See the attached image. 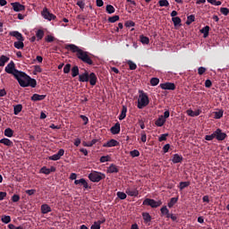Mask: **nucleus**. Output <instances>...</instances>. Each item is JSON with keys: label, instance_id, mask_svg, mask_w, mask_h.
I'll return each mask as SVG.
<instances>
[{"label": "nucleus", "instance_id": "nucleus-1", "mask_svg": "<svg viewBox=\"0 0 229 229\" xmlns=\"http://www.w3.org/2000/svg\"><path fill=\"white\" fill-rule=\"evenodd\" d=\"M4 71L7 74H13V76H14L20 87H32V89L37 87V80L31 79L30 75L26 74V72L15 69V63H13V61H11L6 65Z\"/></svg>", "mask_w": 229, "mask_h": 229}, {"label": "nucleus", "instance_id": "nucleus-2", "mask_svg": "<svg viewBox=\"0 0 229 229\" xmlns=\"http://www.w3.org/2000/svg\"><path fill=\"white\" fill-rule=\"evenodd\" d=\"M79 81L81 83L89 81V85L94 87L98 83V76L94 72L89 74V72L85 71V72L79 75Z\"/></svg>", "mask_w": 229, "mask_h": 229}, {"label": "nucleus", "instance_id": "nucleus-3", "mask_svg": "<svg viewBox=\"0 0 229 229\" xmlns=\"http://www.w3.org/2000/svg\"><path fill=\"white\" fill-rule=\"evenodd\" d=\"M77 58L83 62V64H87V65H96L94 60L92 59L94 58V55L87 51L82 50Z\"/></svg>", "mask_w": 229, "mask_h": 229}, {"label": "nucleus", "instance_id": "nucleus-4", "mask_svg": "<svg viewBox=\"0 0 229 229\" xmlns=\"http://www.w3.org/2000/svg\"><path fill=\"white\" fill-rule=\"evenodd\" d=\"M148 105H149V98L148 97V94L142 90H140L137 107L140 110H142V108H145V106H148Z\"/></svg>", "mask_w": 229, "mask_h": 229}, {"label": "nucleus", "instance_id": "nucleus-5", "mask_svg": "<svg viewBox=\"0 0 229 229\" xmlns=\"http://www.w3.org/2000/svg\"><path fill=\"white\" fill-rule=\"evenodd\" d=\"M88 177H89V180H90V182L98 183L101 182V180H105L106 175L103 173L94 171V172H91Z\"/></svg>", "mask_w": 229, "mask_h": 229}, {"label": "nucleus", "instance_id": "nucleus-6", "mask_svg": "<svg viewBox=\"0 0 229 229\" xmlns=\"http://www.w3.org/2000/svg\"><path fill=\"white\" fill-rule=\"evenodd\" d=\"M142 205L151 207V208H158L162 205V200H155L153 199H145Z\"/></svg>", "mask_w": 229, "mask_h": 229}, {"label": "nucleus", "instance_id": "nucleus-7", "mask_svg": "<svg viewBox=\"0 0 229 229\" xmlns=\"http://www.w3.org/2000/svg\"><path fill=\"white\" fill-rule=\"evenodd\" d=\"M41 15L44 19H46V21H55L56 19V15L51 13L49 12V9H47V7H44L43 11L41 12Z\"/></svg>", "mask_w": 229, "mask_h": 229}, {"label": "nucleus", "instance_id": "nucleus-8", "mask_svg": "<svg viewBox=\"0 0 229 229\" xmlns=\"http://www.w3.org/2000/svg\"><path fill=\"white\" fill-rule=\"evenodd\" d=\"M65 49H68V51H72V53H76V56L79 57L81 50L78 46L74 44H68L65 46Z\"/></svg>", "mask_w": 229, "mask_h": 229}, {"label": "nucleus", "instance_id": "nucleus-9", "mask_svg": "<svg viewBox=\"0 0 229 229\" xmlns=\"http://www.w3.org/2000/svg\"><path fill=\"white\" fill-rule=\"evenodd\" d=\"M64 155H65V150L64 148H60L56 154L48 157V160H53L54 162H56V160H60V158H62Z\"/></svg>", "mask_w": 229, "mask_h": 229}, {"label": "nucleus", "instance_id": "nucleus-10", "mask_svg": "<svg viewBox=\"0 0 229 229\" xmlns=\"http://www.w3.org/2000/svg\"><path fill=\"white\" fill-rule=\"evenodd\" d=\"M160 89L163 90H175L176 89V85L173 82H166V83H161L159 85Z\"/></svg>", "mask_w": 229, "mask_h": 229}, {"label": "nucleus", "instance_id": "nucleus-11", "mask_svg": "<svg viewBox=\"0 0 229 229\" xmlns=\"http://www.w3.org/2000/svg\"><path fill=\"white\" fill-rule=\"evenodd\" d=\"M215 137H216V140H225V139H226V137H228V135H226L225 132H223V131L221 129H216L215 131Z\"/></svg>", "mask_w": 229, "mask_h": 229}, {"label": "nucleus", "instance_id": "nucleus-12", "mask_svg": "<svg viewBox=\"0 0 229 229\" xmlns=\"http://www.w3.org/2000/svg\"><path fill=\"white\" fill-rule=\"evenodd\" d=\"M11 5L13 6V10L15 12H24V10H26V6L22 5L19 2L11 3Z\"/></svg>", "mask_w": 229, "mask_h": 229}, {"label": "nucleus", "instance_id": "nucleus-13", "mask_svg": "<svg viewBox=\"0 0 229 229\" xmlns=\"http://www.w3.org/2000/svg\"><path fill=\"white\" fill-rule=\"evenodd\" d=\"M116 146H119V141L114 139H112L103 144V148H115Z\"/></svg>", "mask_w": 229, "mask_h": 229}, {"label": "nucleus", "instance_id": "nucleus-14", "mask_svg": "<svg viewBox=\"0 0 229 229\" xmlns=\"http://www.w3.org/2000/svg\"><path fill=\"white\" fill-rule=\"evenodd\" d=\"M125 194H127L128 196H131L133 198H137V196H139V190H137V188H127L125 190Z\"/></svg>", "mask_w": 229, "mask_h": 229}, {"label": "nucleus", "instance_id": "nucleus-15", "mask_svg": "<svg viewBox=\"0 0 229 229\" xmlns=\"http://www.w3.org/2000/svg\"><path fill=\"white\" fill-rule=\"evenodd\" d=\"M110 131L113 135H118V133H121V123L117 122L113 127H111Z\"/></svg>", "mask_w": 229, "mask_h": 229}, {"label": "nucleus", "instance_id": "nucleus-16", "mask_svg": "<svg viewBox=\"0 0 229 229\" xmlns=\"http://www.w3.org/2000/svg\"><path fill=\"white\" fill-rule=\"evenodd\" d=\"M9 35L10 37H14L15 38H17L18 41L24 40V37L22 36V34H21V32L17 30L9 32Z\"/></svg>", "mask_w": 229, "mask_h": 229}, {"label": "nucleus", "instance_id": "nucleus-17", "mask_svg": "<svg viewBox=\"0 0 229 229\" xmlns=\"http://www.w3.org/2000/svg\"><path fill=\"white\" fill-rule=\"evenodd\" d=\"M75 185H82L84 189H89V182H87V180L81 178L80 180H75L74 181Z\"/></svg>", "mask_w": 229, "mask_h": 229}, {"label": "nucleus", "instance_id": "nucleus-18", "mask_svg": "<svg viewBox=\"0 0 229 229\" xmlns=\"http://www.w3.org/2000/svg\"><path fill=\"white\" fill-rule=\"evenodd\" d=\"M0 144H4V146H7L8 148L13 147V141H12L8 138H3L0 140Z\"/></svg>", "mask_w": 229, "mask_h": 229}, {"label": "nucleus", "instance_id": "nucleus-19", "mask_svg": "<svg viewBox=\"0 0 229 229\" xmlns=\"http://www.w3.org/2000/svg\"><path fill=\"white\" fill-rule=\"evenodd\" d=\"M172 162L173 164H181V162H183V157L179 154H174L173 156Z\"/></svg>", "mask_w": 229, "mask_h": 229}, {"label": "nucleus", "instance_id": "nucleus-20", "mask_svg": "<svg viewBox=\"0 0 229 229\" xmlns=\"http://www.w3.org/2000/svg\"><path fill=\"white\" fill-rule=\"evenodd\" d=\"M155 124L156 126H158V128H162V126L165 124V118H164V115H160L155 122Z\"/></svg>", "mask_w": 229, "mask_h": 229}, {"label": "nucleus", "instance_id": "nucleus-21", "mask_svg": "<svg viewBox=\"0 0 229 229\" xmlns=\"http://www.w3.org/2000/svg\"><path fill=\"white\" fill-rule=\"evenodd\" d=\"M127 112H128V107H127L126 106H123V107H122V112H121V114H120L118 119H119L120 121H123V120L126 119V113H127Z\"/></svg>", "mask_w": 229, "mask_h": 229}, {"label": "nucleus", "instance_id": "nucleus-22", "mask_svg": "<svg viewBox=\"0 0 229 229\" xmlns=\"http://www.w3.org/2000/svg\"><path fill=\"white\" fill-rule=\"evenodd\" d=\"M46 98V95H39V94H34L30 98L31 101H44V98Z\"/></svg>", "mask_w": 229, "mask_h": 229}, {"label": "nucleus", "instance_id": "nucleus-23", "mask_svg": "<svg viewBox=\"0 0 229 229\" xmlns=\"http://www.w3.org/2000/svg\"><path fill=\"white\" fill-rule=\"evenodd\" d=\"M107 173H119V167H117V165H115L114 164H111L107 168Z\"/></svg>", "mask_w": 229, "mask_h": 229}, {"label": "nucleus", "instance_id": "nucleus-24", "mask_svg": "<svg viewBox=\"0 0 229 229\" xmlns=\"http://www.w3.org/2000/svg\"><path fill=\"white\" fill-rule=\"evenodd\" d=\"M186 114L190 116V117H198V115H199V114H201V111L198 110V111H192V109H188L186 111Z\"/></svg>", "mask_w": 229, "mask_h": 229}, {"label": "nucleus", "instance_id": "nucleus-25", "mask_svg": "<svg viewBox=\"0 0 229 229\" xmlns=\"http://www.w3.org/2000/svg\"><path fill=\"white\" fill-rule=\"evenodd\" d=\"M51 207L47 204L41 205V214H49L51 212Z\"/></svg>", "mask_w": 229, "mask_h": 229}, {"label": "nucleus", "instance_id": "nucleus-26", "mask_svg": "<svg viewBox=\"0 0 229 229\" xmlns=\"http://www.w3.org/2000/svg\"><path fill=\"white\" fill-rule=\"evenodd\" d=\"M10 62V57L6 55H1L0 57V67H4L6 63Z\"/></svg>", "mask_w": 229, "mask_h": 229}, {"label": "nucleus", "instance_id": "nucleus-27", "mask_svg": "<svg viewBox=\"0 0 229 229\" xmlns=\"http://www.w3.org/2000/svg\"><path fill=\"white\" fill-rule=\"evenodd\" d=\"M76 76H80V68L78 67V65H74L72 68V77L76 78Z\"/></svg>", "mask_w": 229, "mask_h": 229}, {"label": "nucleus", "instance_id": "nucleus-28", "mask_svg": "<svg viewBox=\"0 0 229 229\" xmlns=\"http://www.w3.org/2000/svg\"><path fill=\"white\" fill-rule=\"evenodd\" d=\"M160 212L162 216H165L167 219H169L170 213H169V209L167 208V206H163L160 209Z\"/></svg>", "mask_w": 229, "mask_h": 229}, {"label": "nucleus", "instance_id": "nucleus-29", "mask_svg": "<svg viewBox=\"0 0 229 229\" xmlns=\"http://www.w3.org/2000/svg\"><path fill=\"white\" fill-rule=\"evenodd\" d=\"M142 217H143L144 223H151V215H149V213L143 212Z\"/></svg>", "mask_w": 229, "mask_h": 229}, {"label": "nucleus", "instance_id": "nucleus-30", "mask_svg": "<svg viewBox=\"0 0 229 229\" xmlns=\"http://www.w3.org/2000/svg\"><path fill=\"white\" fill-rule=\"evenodd\" d=\"M209 31H210V27L208 25L205 26L200 30V33H203L204 38H207V37H208Z\"/></svg>", "mask_w": 229, "mask_h": 229}, {"label": "nucleus", "instance_id": "nucleus-31", "mask_svg": "<svg viewBox=\"0 0 229 229\" xmlns=\"http://www.w3.org/2000/svg\"><path fill=\"white\" fill-rule=\"evenodd\" d=\"M13 46L16 49H24V40L15 41Z\"/></svg>", "mask_w": 229, "mask_h": 229}, {"label": "nucleus", "instance_id": "nucleus-32", "mask_svg": "<svg viewBox=\"0 0 229 229\" xmlns=\"http://www.w3.org/2000/svg\"><path fill=\"white\" fill-rule=\"evenodd\" d=\"M176 203H178V197L170 199V201L168 202V208H173Z\"/></svg>", "mask_w": 229, "mask_h": 229}, {"label": "nucleus", "instance_id": "nucleus-33", "mask_svg": "<svg viewBox=\"0 0 229 229\" xmlns=\"http://www.w3.org/2000/svg\"><path fill=\"white\" fill-rule=\"evenodd\" d=\"M106 12L109 14L115 13V7H114L112 4H107L106 6Z\"/></svg>", "mask_w": 229, "mask_h": 229}, {"label": "nucleus", "instance_id": "nucleus-34", "mask_svg": "<svg viewBox=\"0 0 229 229\" xmlns=\"http://www.w3.org/2000/svg\"><path fill=\"white\" fill-rule=\"evenodd\" d=\"M14 115H19L22 112V105H16L13 108Z\"/></svg>", "mask_w": 229, "mask_h": 229}, {"label": "nucleus", "instance_id": "nucleus-35", "mask_svg": "<svg viewBox=\"0 0 229 229\" xmlns=\"http://www.w3.org/2000/svg\"><path fill=\"white\" fill-rule=\"evenodd\" d=\"M4 134L5 137L12 138V137H13V130H12L11 128H6L4 130Z\"/></svg>", "mask_w": 229, "mask_h": 229}, {"label": "nucleus", "instance_id": "nucleus-36", "mask_svg": "<svg viewBox=\"0 0 229 229\" xmlns=\"http://www.w3.org/2000/svg\"><path fill=\"white\" fill-rule=\"evenodd\" d=\"M194 21H196V17L193 14H191L190 16H188L186 21L187 26H191V24H192Z\"/></svg>", "mask_w": 229, "mask_h": 229}, {"label": "nucleus", "instance_id": "nucleus-37", "mask_svg": "<svg viewBox=\"0 0 229 229\" xmlns=\"http://www.w3.org/2000/svg\"><path fill=\"white\" fill-rule=\"evenodd\" d=\"M172 21L174 22V26H182V19L180 17L172 18Z\"/></svg>", "mask_w": 229, "mask_h": 229}, {"label": "nucleus", "instance_id": "nucleus-38", "mask_svg": "<svg viewBox=\"0 0 229 229\" xmlns=\"http://www.w3.org/2000/svg\"><path fill=\"white\" fill-rule=\"evenodd\" d=\"M140 41L141 42V44H149V38L144 36V35H140Z\"/></svg>", "mask_w": 229, "mask_h": 229}, {"label": "nucleus", "instance_id": "nucleus-39", "mask_svg": "<svg viewBox=\"0 0 229 229\" xmlns=\"http://www.w3.org/2000/svg\"><path fill=\"white\" fill-rule=\"evenodd\" d=\"M158 83H160V79L154 77L150 80V85L152 87H157V85H158Z\"/></svg>", "mask_w": 229, "mask_h": 229}, {"label": "nucleus", "instance_id": "nucleus-40", "mask_svg": "<svg viewBox=\"0 0 229 229\" xmlns=\"http://www.w3.org/2000/svg\"><path fill=\"white\" fill-rule=\"evenodd\" d=\"M36 37L38 40H42V38H44V30H38V31L36 32Z\"/></svg>", "mask_w": 229, "mask_h": 229}, {"label": "nucleus", "instance_id": "nucleus-41", "mask_svg": "<svg viewBox=\"0 0 229 229\" xmlns=\"http://www.w3.org/2000/svg\"><path fill=\"white\" fill-rule=\"evenodd\" d=\"M189 185H191L190 182H181L179 189L180 191H183V189H186V187H189Z\"/></svg>", "mask_w": 229, "mask_h": 229}, {"label": "nucleus", "instance_id": "nucleus-42", "mask_svg": "<svg viewBox=\"0 0 229 229\" xmlns=\"http://www.w3.org/2000/svg\"><path fill=\"white\" fill-rule=\"evenodd\" d=\"M1 220H2V223L8 225V223H11L12 217H10V216H3Z\"/></svg>", "mask_w": 229, "mask_h": 229}, {"label": "nucleus", "instance_id": "nucleus-43", "mask_svg": "<svg viewBox=\"0 0 229 229\" xmlns=\"http://www.w3.org/2000/svg\"><path fill=\"white\" fill-rule=\"evenodd\" d=\"M119 19H120L119 15L111 16L108 18V22H111L112 24H114V22H117Z\"/></svg>", "mask_w": 229, "mask_h": 229}, {"label": "nucleus", "instance_id": "nucleus-44", "mask_svg": "<svg viewBox=\"0 0 229 229\" xmlns=\"http://www.w3.org/2000/svg\"><path fill=\"white\" fill-rule=\"evenodd\" d=\"M126 194L127 193H124L123 191H118L116 193V196L119 198V199H126V198L128 197Z\"/></svg>", "mask_w": 229, "mask_h": 229}, {"label": "nucleus", "instance_id": "nucleus-45", "mask_svg": "<svg viewBox=\"0 0 229 229\" xmlns=\"http://www.w3.org/2000/svg\"><path fill=\"white\" fill-rule=\"evenodd\" d=\"M127 64L131 71H135V69H137V64L132 61H128Z\"/></svg>", "mask_w": 229, "mask_h": 229}, {"label": "nucleus", "instance_id": "nucleus-46", "mask_svg": "<svg viewBox=\"0 0 229 229\" xmlns=\"http://www.w3.org/2000/svg\"><path fill=\"white\" fill-rule=\"evenodd\" d=\"M97 142H98V140L94 139L91 141H89L88 143H84V146L86 148H92V146H94V144H96Z\"/></svg>", "mask_w": 229, "mask_h": 229}, {"label": "nucleus", "instance_id": "nucleus-47", "mask_svg": "<svg viewBox=\"0 0 229 229\" xmlns=\"http://www.w3.org/2000/svg\"><path fill=\"white\" fill-rule=\"evenodd\" d=\"M71 64H66L64 67V74H69L71 72Z\"/></svg>", "mask_w": 229, "mask_h": 229}, {"label": "nucleus", "instance_id": "nucleus-48", "mask_svg": "<svg viewBox=\"0 0 229 229\" xmlns=\"http://www.w3.org/2000/svg\"><path fill=\"white\" fill-rule=\"evenodd\" d=\"M130 155L132 157V158H135V157H140V152H139L137 149H134L130 152Z\"/></svg>", "mask_w": 229, "mask_h": 229}, {"label": "nucleus", "instance_id": "nucleus-49", "mask_svg": "<svg viewBox=\"0 0 229 229\" xmlns=\"http://www.w3.org/2000/svg\"><path fill=\"white\" fill-rule=\"evenodd\" d=\"M105 162H110V156H102L100 157V163L105 164Z\"/></svg>", "mask_w": 229, "mask_h": 229}, {"label": "nucleus", "instance_id": "nucleus-50", "mask_svg": "<svg viewBox=\"0 0 229 229\" xmlns=\"http://www.w3.org/2000/svg\"><path fill=\"white\" fill-rule=\"evenodd\" d=\"M208 3H210V4H213L214 6H221L222 3L221 1H216V0H207Z\"/></svg>", "mask_w": 229, "mask_h": 229}, {"label": "nucleus", "instance_id": "nucleus-51", "mask_svg": "<svg viewBox=\"0 0 229 229\" xmlns=\"http://www.w3.org/2000/svg\"><path fill=\"white\" fill-rule=\"evenodd\" d=\"M39 173H41L42 174H50V171H49V168L46 167V166H43Z\"/></svg>", "mask_w": 229, "mask_h": 229}, {"label": "nucleus", "instance_id": "nucleus-52", "mask_svg": "<svg viewBox=\"0 0 229 229\" xmlns=\"http://www.w3.org/2000/svg\"><path fill=\"white\" fill-rule=\"evenodd\" d=\"M167 137H169V133L161 134L158 138L159 142H164V140H167Z\"/></svg>", "mask_w": 229, "mask_h": 229}, {"label": "nucleus", "instance_id": "nucleus-53", "mask_svg": "<svg viewBox=\"0 0 229 229\" xmlns=\"http://www.w3.org/2000/svg\"><path fill=\"white\" fill-rule=\"evenodd\" d=\"M216 139V131H214L211 135H206L205 140H214Z\"/></svg>", "mask_w": 229, "mask_h": 229}, {"label": "nucleus", "instance_id": "nucleus-54", "mask_svg": "<svg viewBox=\"0 0 229 229\" xmlns=\"http://www.w3.org/2000/svg\"><path fill=\"white\" fill-rule=\"evenodd\" d=\"M159 6H169V1L167 0H159L158 1Z\"/></svg>", "mask_w": 229, "mask_h": 229}, {"label": "nucleus", "instance_id": "nucleus-55", "mask_svg": "<svg viewBox=\"0 0 229 229\" xmlns=\"http://www.w3.org/2000/svg\"><path fill=\"white\" fill-rule=\"evenodd\" d=\"M207 72V68L200 66L198 69V74H199V76H203V73Z\"/></svg>", "mask_w": 229, "mask_h": 229}, {"label": "nucleus", "instance_id": "nucleus-56", "mask_svg": "<svg viewBox=\"0 0 229 229\" xmlns=\"http://www.w3.org/2000/svg\"><path fill=\"white\" fill-rule=\"evenodd\" d=\"M223 110L215 112V119H221V117H223Z\"/></svg>", "mask_w": 229, "mask_h": 229}, {"label": "nucleus", "instance_id": "nucleus-57", "mask_svg": "<svg viewBox=\"0 0 229 229\" xmlns=\"http://www.w3.org/2000/svg\"><path fill=\"white\" fill-rule=\"evenodd\" d=\"M220 13H222V15H228L229 13V9L226 7H221L220 8Z\"/></svg>", "mask_w": 229, "mask_h": 229}, {"label": "nucleus", "instance_id": "nucleus-58", "mask_svg": "<svg viewBox=\"0 0 229 229\" xmlns=\"http://www.w3.org/2000/svg\"><path fill=\"white\" fill-rule=\"evenodd\" d=\"M77 6H79L81 10H83V8H85V2H83V0H78Z\"/></svg>", "mask_w": 229, "mask_h": 229}, {"label": "nucleus", "instance_id": "nucleus-59", "mask_svg": "<svg viewBox=\"0 0 229 229\" xmlns=\"http://www.w3.org/2000/svg\"><path fill=\"white\" fill-rule=\"evenodd\" d=\"M80 117L84 122V126H87V124H89V117L83 114H81Z\"/></svg>", "mask_w": 229, "mask_h": 229}, {"label": "nucleus", "instance_id": "nucleus-60", "mask_svg": "<svg viewBox=\"0 0 229 229\" xmlns=\"http://www.w3.org/2000/svg\"><path fill=\"white\" fill-rule=\"evenodd\" d=\"M90 229H101V225L97 221L90 226Z\"/></svg>", "mask_w": 229, "mask_h": 229}, {"label": "nucleus", "instance_id": "nucleus-61", "mask_svg": "<svg viewBox=\"0 0 229 229\" xmlns=\"http://www.w3.org/2000/svg\"><path fill=\"white\" fill-rule=\"evenodd\" d=\"M21 199V196L17 195V194H14L13 195L12 197V201L13 203H17L19 200Z\"/></svg>", "mask_w": 229, "mask_h": 229}, {"label": "nucleus", "instance_id": "nucleus-62", "mask_svg": "<svg viewBox=\"0 0 229 229\" xmlns=\"http://www.w3.org/2000/svg\"><path fill=\"white\" fill-rule=\"evenodd\" d=\"M8 228L9 229H24V227L22 225H20V226H15L13 224H10L8 225Z\"/></svg>", "mask_w": 229, "mask_h": 229}, {"label": "nucleus", "instance_id": "nucleus-63", "mask_svg": "<svg viewBox=\"0 0 229 229\" xmlns=\"http://www.w3.org/2000/svg\"><path fill=\"white\" fill-rule=\"evenodd\" d=\"M205 87H206V89H210V87H212V81H210V80H206V81H205Z\"/></svg>", "mask_w": 229, "mask_h": 229}, {"label": "nucleus", "instance_id": "nucleus-64", "mask_svg": "<svg viewBox=\"0 0 229 229\" xmlns=\"http://www.w3.org/2000/svg\"><path fill=\"white\" fill-rule=\"evenodd\" d=\"M46 42H55V37L51 35L47 36Z\"/></svg>", "mask_w": 229, "mask_h": 229}]
</instances>
